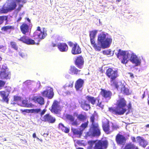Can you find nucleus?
<instances>
[{
    "mask_svg": "<svg viewBox=\"0 0 149 149\" xmlns=\"http://www.w3.org/2000/svg\"><path fill=\"white\" fill-rule=\"evenodd\" d=\"M29 25L24 23H22L20 27L21 32L24 35H26V33L29 32Z\"/></svg>",
    "mask_w": 149,
    "mask_h": 149,
    "instance_id": "obj_23",
    "label": "nucleus"
},
{
    "mask_svg": "<svg viewBox=\"0 0 149 149\" xmlns=\"http://www.w3.org/2000/svg\"><path fill=\"white\" fill-rule=\"evenodd\" d=\"M3 45H0V49H2L3 47Z\"/></svg>",
    "mask_w": 149,
    "mask_h": 149,
    "instance_id": "obj_63",
    "label": "nucleus"
},
{
    "mask_svg": "<svg viewBox=\"0 0 149 149\" xmlns=\"http://www.w3.org/2000/svg\"><path fill=\"white\" fill-rule=\"evenodd\" d=\"M88 121H87L86 122L82 123L80 126V129L83 132L85 129L88 127Z\"/></svg>",
    "mask_w": 149,
    "mask_h": 149,
    "instance_id": "obj_35",
    "label": "nucleus"
},
{
    "mask_svg": "<svg viewBox=\"0 0 149 149\" xmlns=\"http://www.w3.org/2000/svg\"><path fill=\"white\" fill-rule=\"evenodd\" d=\"M10 44L12 48L15 50H17L18 47L16 42L14 41H11L10 42Z\"/></svg>",
    "mask_w": 149,
    "mask_h": 149,
    "instance_id": "obj_37",
    "label": "nucleus"
},
{
    "mask_svg": "<svg viewBox=\"0 0 149 149\" xmlns=\"http://www.w3.org/2000/svg\"><path fill=\"white\" fill-rule=\"evenodd\" d=\"M123 149H139L138 147L132 143H127Z\"/></svg>",
    "mask_w": 149,
    "mask_h": 149,
    "instance_id": "obj_27",
    "label": "nucleus"
},
{
    "mask_svg": "<svg viewBox=\"0 0 149 149\" xmlns=\"http://www.w3.org/2000/svg\"><path fill=\"white\" fill-rule=\"evenodd\" d=\"M86 98L89 102L91 103L93 105L95 104L96 101L97 100V97L96 98L89 95L86 96Z\"/></svg>",
    "mask_w": 149,
    "mask_h": 149,
    "instance_id": "obj_29",
    "label": "nucleus"
},
{
    "mask_svg": "<svg viewBox=\"0 0 149 149\" xmlns=\"http://www.w3.org/2000/svg\"><path fill=\"white\" fill-rule=\"evenodd\" d=\"M145 126L146 127L149 128V124H148L146 125Z\"/></svg>",
    "mask_w": 149,
    "mask_h": 149,
    "instance_id": "obj_62",
    "label": "nucleus"
},
{
    "mask_svg": "<svg viewBox=\"0 0 149 149\" xmlns=\"http://www.w3.org/2000/svg\"><path fill=\"white\" fill-rule=\"evenodd\" d=\"M112 127L113 130H117L119 128V126L117 125L113 124L112 125Z\"/></svg>",
    "mask_w": 149,
    "mask_h": 149,
    "instance_id": "obj_46",
    "label": "nucleus"
},
{
    "mask_svg": "<svg viewBox=\"0 0 149 149\" xmlns=\"http://www.w3.org/2000/svg\"><path fill=\"white\" fill-rule=\"evenodd\" d=\"M66 118L70 121V122L74 121L75 118L72 115L70 114H67L65 116Z\"/></svg>",
    "mask_w": 149,
    "mask_h": 149,
    "instance_id": "obj_38",
    "label": "nucleus"
},
{
    "mask_svg": "<svg viewBox=\"0 0 149 149\" xmlns=\"http://www.w3.org/2000/svg\"><path fill=\"white\" fill-rule=\"evenodd\" d=\"M43 121L47 122L49 123H54L56 121V119L51 115L49 113L45 115L43 118Z\"/></svg>",
    "mask_w": 149,
    "mask_h": 149,
    "instance_id": "obj_18",
    "label": "nucleus"
},
{
    "mask_svg": "<svg viewBox=\"0 0 149 149\" xmlns=\"http://www.w3.org/2000/svg\"><path fill=\"white\" fill-rule=\"evenodd\" d=\"M11 75V73L8 70L7 67L2 65L0 71V79L2 80H10Z\"/></svg>",
    "mask_w": 149,
    "mask_h": 149,
    "instance_id": "obj_7",
    "label": "nucleus"
},
{
    "mask_svg": "<svg viewBox=\"0 0 149 149\" xmlns=\"http://www.w3.org/2000/svg\"><path fill=\"white\" fill-rule=\"evenodd\" d=\"M30 111V110L28 109H24L22 111V112H25L27 113H29Z\"/></svg>",
    "mask_w": 149,
    "mask_h": 149,
    "instance_id": "obj_54",
    "label": "nucleus"
},
{
    "mask_svg": "<svg viewBox=\"0 0 149 149\" xmlns=\"http://www.w3.org/2000/svg\"><path fill=\"white\" fill-rule=\"evenodd\" d=\"M111 52L110 50H105L102 51L103 54L104 55L110 54Z\"/></svg>",
    "mask_w": 149,
    "mask_h": 149,
    "instance_id": "obj_44",
    "label": "nucleus"
},
{
    "mask_svg": "<svg viewBox=\"0 0 149 149\" xmlns=\"http://www.w3.org/2000/svg\"><path fill=\"white\" fill-rule=\"evenodd\" d=\"M46 111V110L45 109H43L40 113V115L42 116L44 114Z\"/></svg>",
    "mask_w": 149,
    "mask_h": 149,
    "instance_id": "obj_51",
    "label": "nucleus"
},
{
    "mask_svg": "<svg viewBox=\"0 0 149 149\" xmlns=\"http://www.w3.org/2000/svg\"><path fill=\"white\" fill-rule=\"evenodd\" d=\"M22 19V17H20L18 18L17 19V22H19V21L21 20Z\"/></svg>",
    "mask_w": 149,
    "mask_h": 149,
    "instance_id": "obj_58",
    "label": "nucleus"
},
{
    "mask_svg": "<svg viewBox=\"0 0 149 149\" xmlns=\"http://www.w3.org/2000/svg\"><path fill=\"white\" fill-rule=\"evenodd\" d=\"M2 29L4 31H7L8 30H14V27L13 26L8 25L3 27Z\"/></svg>",
    "mask_w": 149,
    "mask_h": 149,
    "instance_id": "obj_36",
    "label": "nucleus"
},
{
    "mask_svg": "<svg viewBox=\"0 0 149 149\" xmlns=\"http://www.w3.org/2000/svg\"><path fill=\"white\" fill-rule=\"evenodd\" d=\"M116 106L109 108L108 111L111 113L116 115H123L127 110L130 111L132 109L131 102L128 103L127 106V109L125 108L127 106V102L124 98H120L117 101Z\"/></svg>",
    "mask_w": 149,
    "mask_h": 149,
    "instance_id": "obj_1",
    "label": "nucleus"
},
{
    "mask_svg": "<svg viewBox=\"0 0 149 149\" xmlns=\"http://www.w3.org/2000/svg\"><path fill=\"white\" fill-rule=\"evenodd\" d=\"M115 140L118 145L123 146L125 144L127 139L124 135L119 133L116 136Z\"/></svg>",
    "mask_w": 149,
    "mask_h": 149,
    "instance_id": "obj_11",
    "label": "nucleus"
},
{
    "mask_svg": "<svg viewBox=\"0 0 149 149\" xmlns=\"http://www.w3.org/2000/svg\"><path fill=\"white\" fill-rule=\"evenodd\" d=\"M84 84V80L81 79H79L75 82V88L77 91H81L83 88Z\"/></svg>",
    "mask_w": 149,
    "mask_h": 149,
    "instance_id": "obj_16",
    "label": "nucleus"
},
{
    "mask_svg": "<svg viewBox=\"0 0 149 149\" xmlns=\"http://www.w3.org/2000/svg\"><path fill=\"white\" fill-rule=\"evenodd\" d=\"M129 60L132 63L135 64L136 66L140 65L141 63V60L134 53L131 54Z\"/></svg>",
    "mask_w": 149,
    "mask_h": 149,
    "instance_id": "obj_17",
    "label": "nucleus"
},
{
    "mask_svg": "<svg viewBox=\"0 0 149 149\" xmlns=\"http://www.w3.org/2000/svg\"><path fill=\"white\" fill-rule=\"evenodd\" d=\"M59 103L56 100H54L51 108L49 109L51 111L56 114H58L61 111Z\"/></svg>",
    "mask_w": 149,
    "mask_h": 149,
    "instance_id": "obj_10",
    "label": "nucleus"
},
{
    "mask_svg": "<svg viewBox=\"0 0 149 149\" xmlns=\"http://www.w3.org/2000/svg\"><path fill=\"white\" fill-rule=\"evenodd\" d=\"M104 33L100 34L98 36V42L96 43L95 41L91 42V44L94 49L96 51H100L101 48L105 49L109 47L112 42V39L106 38Z\"/></svg>",
    "mask_w": 149,
    "mask_h": 149,
    "instance_id": "obj_2",
    "label": "nucleus"
},
{
    "mask_svg": "<svg viewBox=\"0 0 149 149\" xmlns=\"http://www.w3.org/2000/svg\"><path fill=\"white\" fill-rule=\"evenodd\" d=\"M48 133H44L43 135V136H44V137L47 136L48 135Z\"/></svg>",
    "mask_w": 149,
    "mask_h": 149,
    "instance_id": "obj_56",
    "label": "nucleus"
},
{
    "mask_svg": "<svg viewBox=\"0 0 149 149\" xmlns=\"http://www.w3.org/2000/svg\"><path fill=\"white\" fill-rule=\"evenodd\" d=\"M132 139L133 142H135L136 141V139L134 137L132 138Z\"/></svg>",
    "mask_w": 149,
    "mask_h": 149,
    "instance_id": "obj_55",
    "label": "nucleus"
},
{
    "mask_svg": "<svg viewBox=\"0 0 149 149\" xmlns=\"http://www.w3.org/2000/svg\"><path fill=\"white\" fill-rule=\"evenodd\" d=\"M16 6V3L13 1L11 2L8 5V8L9 11H11L15 9Z\"/></svg>",
    "mask_w": 149,
    "mask_h": 149,
    "instance_id": "obj_32",
    "label": "nucleus"
},
{
    "mask_svg": "<svg viewBox=\"0 0 149 149\" xmlns=\"http://www.w3.org/2000/svg\"><path fill=\"white\" fill-rule=\"evenodd\" d=\"M88 143L91 144L95 143V146L93 148H91L89 149H106L108 145V141L106 140L90 141L88 142Z\"/></svg>",
    "mask_w": 149,
    "mask_h": 149,
    "instance_id": "obj_5",
    "label": "nucleus"
},
{
    "mask_svg": "<svg viewBox=\"0 0 149 149\" xmlns=\"http://www.w3.org/2000/svg\"><path fill=\"white\" fill-rule=\"evenodd\" d=\"M101 90L100 94L103 97L108 100L111 99L112 95V93L111 91L102 88H101Z\"/></svg>",
    "mask_w": 149,
    "mask_h": 149,
    "instance_id": "obj_14",
    "label": "nucleus"
},
{
    "mask_svg": "<svg viewBox=\"0 0 149 149\" xmlns=\"http://www.w3.org/2000/svg\"><path fill=\"white\" fill-rule=\"evenodd\" d=\"M16 1L17 3H19L20 2H22L23 3H25L26 2V0H16Z\"/></svg>",
    "mask_w": 149,
    "mask_h": 149,
    "instance_id": "obj_48",
    "label": "nucleus"
},
{
    "mask_svg": "<svg viewBox=\"0 0 149 149\" xmlns=\"http://www.w3.org/2000/svg\"><path fill=\"white\" fill-rule=\"evenodd\" d=\"M80 106L84 110L87 111L91 108L90 104L88 103L87 101L83 100L80 103Z\"/></svg>",
    "mask_w": 149,
    "mask_h": 149,
    "instance_id": "obj_22",
    "label": "nucleus"
},
{
    "mask_svg": "<svg viewBox=\"0 0 149 149\" xmlns=\"http://www.w3.org/2000/svg\"><path fill=\"white\" fill-rule=\"evenodd\" d=\"M68 43L71 47V52L72 54L77 55L81 53V48L77 42L74 43L72 42L69 41L68 42Z\"/></svg>",
    "mask_w": 149,
    "mask_h": 149,
    "instance_id": "obj_9",
    "label": "nucleus"
},
{
    "mask_svg": "<svg viewBox=\"0 0 149 149\" xmlns=\"http://www.w3.org/2000/svg\"><path fill=\"white\" fill-rule=\"evenodd\" d=\"M57 46V45L53 42H52V44L49 45V47L51 48Z\"/></svg>",
    "mask_w": 149,
    "mask_h": 149,
    "instance_id": "obj_49",
    "label": "nucleus"
},
{
    "mask_svg": "<svg viewBox=\"0 0 149 149\" xmlns=\"http://www.w3.org/2000/svg\"><path fill=\"white\" fill-rule=\"evenodd\" d=\"M0 95L2 97L3 101L8 103L9 100L8 96L6 95V92L4 91H0Z\"/></svg>",
    "mask_w": 149,
    "mask_h": 149,
    "instance_id": "obj_31",
    "label": "nucleus"
},
{
    "mask_svg": "<svg viewBox=\"0 0 149 149\" xmlns=\"http://www.w3.org/2000/svg\"><path fill=\"white\" fill-rule=\"evenodd\" d=\"M9 11L8 8H2L0 10V12L1 13H6Z\"/></svg>",
    "mask_w": 149,
    "mask_h": 149,
    "instance_id": "obj_42",
    "label": "nucleus"
},
{
    "mask_svg": "<svg viewBox=\"0 0 149 149\" xmlns=\"http://www.w3.org/2000/svg\"><path fill=\"white\" fill-rule=\"evenodd\" d=\"M77 149H84V148H79Z\"/></svg>",
    "mask_w": 149,
    "mask_h": 149,
    "instance_id": "obj_64",
    "label": "nucleus"
},
{
    "mask_svg": "<svg viewBox=\"0 0 149 149\" xmlns=\"http://www.w3.org/2000/svg\"><path fill=\"white\" fill-rule=\"evenodd\" d=\"M57 47L61 52H66L68 49V46L65 42L59 43L57 45Z\"/></svg>",
    "mask_w": 149,
    "mask_h": 149,
    "instance_id": "obj_20",
    "label": "nucleus"
},
{
    "mask_svg": "<svg viewBox=\"0 0 149 149\" xmlns=\"http://www.w3.org/2000/svg\"><path fill=\"white\" fill-rule=\"evenodd\" d=\"M27 20L28 21V22H30V20L29 19V18H27Z\"/></svg>",
    "mask_w": 149,
    "mask_h": 149,
    "instance_id": "obj_61",
    "label": "nucleus"
},
{
    "mask_svg": "<svg viewBox=\"0 0 149 149\" xmlns=\"http://www.w3.org/2000/svg\"><path fill=\"white\" fill-rule=\"evenodd\" d=\"M106 74L110 78L111 85L118 89V82L116 80L118 76L117 71L113 70L112 68H109L106 70Z\"/></svg>",
    "mask_w": 149,
    "mask_h": 149,
    "instance_id": "obj_3",
    "label": "nucleus"
},
{
    "mask_svg": "<svg viewBox=\"0 0 149 149\" xmlns=\"http://www.w3.org/2000/svg\"><path fill=\"white\" fill-rule=\"evenodd\" d=\"M58 128L60 130L65 133H68L70 131L69 129L64 126V125L62 123H60L58 125Z\"/></svg>",
    "mask_w": 149,
    "mask_h": 149,
    "instance_id": "obj_30",
    "label": "nucleus"
},
{
    "mask_svg": "<svg viewBox=\"0 0 149 149\" xmlns=\"http://www.w3.org/2000/svg\"><path fill=\"white\" fill-rule=\"evenodd\" d=\"M97 106L102 109L103 107V106L102 105V102L100 101V99L99 97H97Z\"/></svg>",
    "mask_w": 149,
    "mask_h": 149,
    "instance_id": "obj_41",
    "label": "nucleus"
},
{
    "mask_svg": "<svg viewBox=\"0 0 149 149\" xmlns=\"http://www.w3.org/2000/svg\"><path fill=\"white\" fill-rule=\"evenodd\" d=\"M91 122L92 123L91 125L93 124H95L96 123H94V120H95V115L93 114L90 118Z\"/></svg>",
    "mask_w": 149,
    "mask_h": 149,
    "instance_id": "obj_43",
    "label": "nucleus"
},
{
    "mask_svg": "<svg viewBox=\"0 0 149 149\" xmlns=\"http://www.w3.org/2000/svg\"><path fill=\"white\" fill-rule=\"evenodd\" d=\"M77 118L80 121H84L87 118V116L86 114L83 115L82 114H79L77 116Z\"/></svg>",
    "mask_w": 149,
    "mask_h": 149,
    "instance_id": "obj_34",
    "label": "nucleus"
},
{
    "mask_svg": "<svg viewBox=\"0 0 149 149\" xmlns=\"http://www.w3.org/2000/svg\"><path fill=\"white\" fill-rule=\"evenodd\" d=\"M97 31H90V37L91 42L94 41V39L97 34Z\"/></svg>",
    "mask_w": 149,
    "mask_h": 149,
    "instance_id": "obj_33",
    "label": "nucleus"
},
{
    "mask_svg": "<svg viewBox=\"0 0 149 149\" xmlns=\"http://www.w3.org/2000/svg\"><path fill=\"white\" fill-rule=\"evenodd\" d=\"M145 96V93L144 92L143 94L142 95V98H143Z\"/></svg>",
    "mask_w": 149,
    "mask_h": 149,
    "instance_id": "obj_60",
    "label": "nucleus"
},
{
    "mask_svg": "<svg viewBox=\"0 0 149 149\" xmlns=\"http://www.w3.org/2000/svg\"><path fill=\"white\" fill-rule=\"evenodd\" d=\"M33 110H34V112H36L37 113H38L41 111V109H33Z\"/></svg>",
    "mask_w": 149,
    "mask_h": 149,
    "instance_id": "obj_52",
    "label": "nucleus"
},
{
    "mask_svg": "<svg viewBox=\"0 0 149 149\" xmlns=\"http://www.w3.org/2000/svg\"><path fill=\"white\" fill-rule=\"evenodd\" d=\"M32 100L35 103H37L41 105L44 104L45 103L44 98L41 96H35L33 98Z\"/></svg>",
    "mask_w": 149,
    "mask_h": 149,
    "instance_id": "obj_25",
    "label": "nucleus"
},
{
    "mask_svg": "<svg viewBox=\"0 0 149 149\" xmlns=\"http://www.w3.org/2000/svg\"><path fill=\"white\" fill-rule=\"evenodd\" d=\"M128 74L130 75V76L132 78H133L134 77L133 75V74L132 73L130 72L128 73Z\"/></svg>",
    "mask_w": 149,
    "mask_h": 149,
    "instance_id": "obj_53",
    "label": "nucleus"
},
{
    "mask_svg": "<svg viewBox=\"0 0 149 149\" xmlns=\"http://www.w3.org/2000/svg\"><path fill=\"white\" fill-rule=\"evenodd\" d=\"M100 135V130L97 123L91 125L89 131L86 134V135L88 136H99Z\"/></svg>",
    "mask_w": 149,
    "mask_h": 149,
    "instance_id": "obj_6",
    "label": "nucleus"
},
{
    "mask_svg": "<svg viewBox=\"0 0 149 149\" xmlns=\"http://www.w3.org/2000/svg\"><path fill=\"white\" fill-rule=\"evenodd\" d=\"M118 88L116 89L120 91L121 93L126 95H128L130 94L129 89L126 88L125 86L121 84L120 85H118Z\"/></svg>",
    "mask_w": 149,
    "mask_h": 149,
    "instance_id": "obj_19",
    "label": "nucleus"
},
{
    "mask_svg": "<svg viewBox=\"0 0 149 149\" xmlns=\"http://www.w3.org/2000/svg\"><path fill=\"white\" fill-rule=\"evenodd\" d=\"M71 130L74 135L78 136L79 137L82 134L83 132L80 129L79 130L77 128H72Z\"/></svg>",
    "mask_w": 149,
    "mask_h": 149,
    "instance_id": "obj_28",
    "label": "nucleus"
},
{
    "mask_svg": "<svg viewBox=\"0 0 149 149\" xmlns=\"http://www.w3.org/2000/svg\"><path fill=\"white\" fill-rule=\"evenodd\" d=\"M23 6V5L22 4H19L18 7L17 9V10L18 11H19L21 9V8Z\"/></svg>",
    "mask_w": 149,
    "mask_h": 149,
    "instance_id": "obj_50",
    "label": "nucleus"
},
{
    "mask_svg": "<svg viewBox=\"0 0 149 149\" xmlns=\"http://www.w3.org/2000/svg\"><path fill=\"white\" fill-rule=\"evenodd\" d=\"M102 127L104 131L107 134H109L111 133V131H110L109 121L106 123H103L102 124Z\"/></svg>",
    "mask_w": 149,
    "mask_h": 149,
    "instance_id": "obj_26",
    "label": "nucleus"
},
{
    "mask_svg": "<svg viewBox=\"0 0 149 149\" xmlns=\"http://www.w3.org/2000/svg\"><path fill=\"white\" fill-rule=\"evenodd\" d=\"M8 17L6 16H0V25L2 24L4 20H7Z\"/></svg>",
    "mask_w": 149,
    "mask_h": 149,
    "instance_id": "obj_39",
    "label": "nucleus"
},
{
    "mask_svg": "<svg viewBox=\"0 0 149 149\" xmlns=\"http://www.w3.org/2000/svg\"><path fill=\"white\" fill-rule=\"evenodd\" d=\"M33 137L34 138H36V135L35 133H33Z\"/></svg>",
    "mask_w": 149,
    "mask_h": 149,
    "instance_id": "obj_59",
    "label": "nucleus"
},
{
    "mask_svg": "<svg viewBox=\"0 0 149 149\" xmlns=\"http://www.w3.org/2000/svg\"><path fill=\"white\" fill-rule=\"evenodd\" d=\"M42 95L44 97H47L49 99H52L54 95L53 90L52 88L46 89L41 92Z\"/></svg>",
    "mask_w": 149,
    "mask_h": 149,
    "instance_id": "obj_15",
    "label": "nucleus"
},
{
    "mask_svg": "<svg viewBox=\"0 0 149 149\" xmlns=\"http://www.w3.org/2000/svg\"><path fill=\"white\" fill-rule=\"evenodd\" d=\"M18 40L27 45H34L36 44L34 40L26 36H23L19 39H18Z\"/></svg>",
    "mask_w": 149,
    "mask_h": 149,
    "instance_id": "obj_13",
    "label": "nucleus"
},
{
    "mask_svg": "<svg viewBox=\"0 0 149 149\" xmlns=\"http://www.w3.org/2000/svg\"><path fill=\"white\" fill-rule=\"evenodd\" d=\"M71 125L73 126H77L79 125V123L76 120H74L72 122Z\"/></svg>",
    "mask_w": 149,
    "mask_h": 149,
    "instance_id": "obj_47",
    "label": "nucleus"
},
{
    "mask_svg": "<svg viewBox=\"0 0 149 149\" xmlns=\"http://www.w3.org/2000/svg\"><path fill=\"white\" fill-rule=\"evenodd\" d=\"M6 84V82L3 80H0V87H3Z\"/></svg>",
    "mask_w": 149,
    "mask_h": 149,
    "instance_id": "obj_45",
    "label": "nucleus"
},
{
    "mask_svg": "<svg viewBox=\"0 0 149 149\" xmlns=\"http://www.w3.org/2000/svg\"><path fill=\"white\" fill-rule=\"evenodd\" d=\"M47 31L45 28H43L41 30L40 27L38 26L37 27L36 30L33 33L32 37L34 40L43 39L47 35Z\"/></svg>",
    "mask_w": 149,
    "mask_h": 149,
    "instance_id": "obj_4",
    "label": "nucleus"
},
{
    "mask_svg": "<svg viewBox=\"0 0 149 149\" xmlns=\"http://www.w3.org/2000/svg\"><path fill=\"white\" fill-rule=\"evenodd\" d=\"M73 83V81H72L71 83V84L69 85H68V86L69 87H72Z\"/></svg>",
    "mask_w": 149,
    "mask_h": 149,
    "instance_id": "obj_57",
    "label": "nucleus"
},
{
    "mask_svg": "<svg viewBox=\"0 0 149 149\" xmlns=\"http://www.w3.org/2000/svg\"><path fill=\"white\" fill-rule=\"evenodd\" d=\"M13 100L15 102H19L22 101V97L18 96H14Z\"/></svg>",
    "mask_w": 149,
    "mask_h": 149,
    "instance_id": "obj_40",
    "label": "nucleus"
},
{
    "mask_svg": "<svg viewBox=\"0 0 149 149\" xmlns=\"http://www.w3.org/2000/svg\"><path fill=\"white\" fill-rule=\"evenodd\" d=\"M84 63V58L81 55L77 56L74 61L75 65L79 68L81 69L83 67Z\"/></svg>",
    "mask_w": 149,
    "mask_h": 149,
    "instance_id": "obj_12",
    "label": "nucleus"
},
{
    "mask_svg": "<svg viewBox=\"0 0 149 149\" xmlns=\"http://www.w3.org/2000/svg\"><path fill=\"white\" fill-rule=\"evenodd\" d=\"M136 138L140 146L145 148L148 144V142L145 140L143 137L140 136L137 137Z\"/></svg>",
    "mask_w": 149,
    "mask_h": 149,
    "instance_id": "obj_21",
    "label": "nucleus"
},
{
    "mask_svg": "<svg viewBox=\"0 0 149 149\" xmlns=\"http://www.w3.org/2000/svg\"><path fill=\"white\" fill-rule=\"evenodd\" d=\"M115 54L118 58L121 59L122 63L124 64L127 63V60L130 55L128 52L122 50L120 49L118 51L117 53H116Z\"/></svg>",
    "mask_w": 149,
    "mask_h": 149,
    "instance_id": "obj_8",
    "label": "nucleus"
},
{
    "mask_svg": "<svg viewBox=\"0 0 149 149\" xmlns=\"http://www.w3.org/2000/svg\"><path fill=\"white\" fill-rule=\"evenodd\" d=\"M80 70H78L74 66L71 65L70 67L69 70V73L71 75H77L79 74Z\"/></svg>",
    "mask_w": 149,
    "mask_h": 149,
    "instance_id": "obj_24",
    "label": "nucleus"
}]
</instances>
